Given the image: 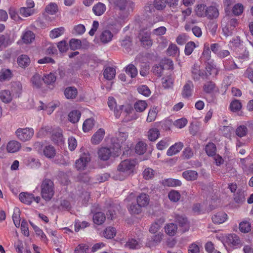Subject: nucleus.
I'll return each instance as SVG.
<instances>
[{
  "instance_id": "nucleus-1",
  "label": "nucleus",
  "mask_w": 253,
  "mask_h": 253,
  "mask_svg": "<svg viewBox=\"0 0 253 253\" xmlns=\"http://www.w3.org/2000/svg\"><path fill=\"white\" fill-rule=\"evenodd\" d=\"M109 2L114 10L119 11V17L123 20L128 17L134 7V3L129 0H110Z\"/></svg>"
},
{
  "instance_id": "nucleus-53",
  "label": "nucleus",
  "mask_w": 253,
  "mask_h": 253,
  "mask_svg": "<svg viewBox=\"0 0 253 253\" xmlns=\"http://www.w3.org/2000/svg\"><path fill=\"white\" fill-rule=\"evenodd\" d=\"M58 6L55 3L50 2L45 7V11L51 15L55 14L58 11Z\"/></svg>"
},
{
  "instance_id": "nucleus-34",
  "label": "nucleus",
  "mask_w": 253,
  "mask_h": 253,
  "mask_svg": "<svg viewBox=\"0 0 253 253\" xmlns=\"http://www.w3.org/2000/svg\"><path fill=\"white\" fill-rule=\"evenodd\" d=\"M43 155L48 158H53L56 154V150L51 145L46 146L43 149Z\"/></svg>"
},
{
  "instance_id": "nucleus-4",
  "label": "nucleus",
  "mask_w": 253,
  "mask_h": 253,
  "mask_svg": "<svg viewBox=\"0 0 253 253\" xmlns=\"http://www.w3.org/2000/svg\"><path fill=\"white\" fill-rule=\"evenodd\" d=\"M41 195L43 199L49 201L54 195L53 182L49 179L43 180L41 185Z\"/></svg>"
},
{
  "instance_id": "nucleus-45",
  "label": "nucleus",
  "mask_w": 253,
  "mask_h": 253,
  "mask_svg": "<svg viewBox=\"0 0 253 253\" xmlns=\"http://www.w3.org/2000/svg\"><path fill=\"white\" fill-rule=\"evenodd\" d=\"M104 236L107 239L114 238L116 234V230L114 227H107L103 232Z\"/></svg>"
},
{
  "instance_id": "nucleus-18",
  "label": "nucleus",
  "mask_w": 253,
  "mask_h": 253,
  "mask_svg": "<svg viewBox=\"0 0 253 253\" xmlns=\"http://www.w3.org/2000/svg\"><path fill=\"white\" fill-rule=\"evenodd\" d=\"M64 94L67 99H73L77 96L78 90L74 86H69L65 89Z\"/></svg>"
},
{
  "instance_id": "nucleus-41",
  "label": "nucleus",
  "mask_w": 253,
  "mask_h": 253,
  "mask_svg": "<svg viewBox=\"0 0 253 253\" xmlns=\"http://www.w3.org/2000/svg\"><path fill=\"white\" fill-rule=\"evenodd\" d=\"M12 76V73L9 69H2L0 73V81H9Z\"/></svg>"
},
{
  "instance_id": "nucleus-40",
  "label": "nucleus",
  "mask_w": 253,
  "mask_h": 253,
  "mask_svg": "<svg viewBox=\"0 0 253 253\" xmlns=\"http://www.w3.org/2000/svg\"><path fill=\"white\" fill-rule=\"evenodd\" d=\"M22 39L24 43H31L35 39V34L31 31H26L23 34Z\"/></svg>"
},
{
  "instance_id": "nucleus-63",
  "label": "nucleus",
  "mask_w": 253,
  "mask_h": 253,
  "mask_svg": "<svg viewBox=\"0 0 253 253\" xmlns=\"http://www.w3.org/2000/svg\"><path fill=\"white\" fill-rule=\"evenodd\" d=\"M81 41L80 40L72 39L70 41V46L72 50H76L80 48Z\"/></svg>"
},
{
  "instance_id": "nucleus-30",
  "label": "nucleus",
  "mask_w": 253,
  "mask_h": 253,
  "mask_svg": "<svg viewBox=\"0 0 253 253\" xmlns=\"http://www.w3.org/2000/svg\"><path fill=\"white\" fill-rule=\"evenodd\" d=\"M21 147V144L16 141H11L7 145V150L9 153H14L18 151Z\"/></svg>"
},
{
  "instance_id": "nucleus-6",
  "label": "nucleus",
  "mask_w": 253,
  "mask_h": 253,
  "mask_svg": "<svg viewBox=\"0 0 253 253\" xmlns=\"http://www.w3.org/2000/svg\"><path fill=\"white\" fill-rule=\"evenodd\" d=\"M90 160V156L88 152L82 154L80 158L76 161L75 167L76 169L78 170H84Z\"/></svg>"
},
{
  "instance_id": "nucleus-36",
  "label": "nucleus",
  "mask_w": 253,
  "mask_h": 253,
  "mask_svg": "<svg viewBox=\"0 0 253 253\" xmlns=\"http://www.w3.org/2000/svg\"><path fill=\"white\" fill-rule=\"evenodd\" d=\"M12 94L8 90H4L0 92V98L4 103L10 102L12 100Z\"/></svg>"
},
{
  "instance_id": "nucleus-57",
  "label": "nucleus",
  "mask_w": 253,
  "mask_h": 253,
  "mask_svg": "<svg viewBox=\"0 0 253 253\" xmlns=\"http://www.w3.org/2000/svg\"><path fill=\"white\" fill-rule=\"evenodd\" d=\"M31 81L33 85L36 88H40L42 84V78L38 74L34 75L31 78Z\"/></svg>"
},
{
  "instance_id": "nucleus-62",
  "label": "nucleus",
  "mask_w": 253,
  "mask_h": 253,
  "mask_svg": "<svg viewBox=\"0 0 253 253\" xmlns=\"http://www.w3.org/2000/svg\"><path fill=\"white\" fill-rule=\"evenodd\" d=\"M248 132V129L245 126H240L236 130V134L238 136L242 137L246 135Z\"/></svg>"
},
{
  "instance_id": "nucleus-31",
  "label": "nucleus",
  "mask_w": 253,
  "mask_h": 253,
  "mask_svg": "<svg viewBox=\"0 0 253 253\" xmlns=\"http://www.w3.org/2000/svg\"><path fill=\"white\" fill-rule=\"evenodd\" d=\"M165 230L168 235L170 236H173L177 232V225L173 223H168L165 226Z\"/></svg>"
},
{
  "instance_id": "nucleus-11",
  "label": "nucleus",
  "mask_w": 253,
  "mask_h": 253,
  "mask_svg": "<svg viewBox=\"0 0 253 253\" xmlns=\"http://www.w3.org/2000/svg\"><path fill=\"white\" fill-rule=\"evenodd\" d=\"M138 37L141 43L145 47H150L152 44V41L151 39V33L145 30H141Z\"/></svg>"
},
{
  "instance_id": "nucleus-24",
  "label": "nucleus",
  "mask_w": 253,
  "mask_h": 253,
  "mask_svg": "<svg viewBox=\"0 0 253 253\" xmlns=\"http://www.w3.org/2000/svg\"><path fill=\"white\" fill-rule=\"evenodd\" d=\"M99 158L103 161L108 160L111 155V150L106 147H102L100 148L98 152Z\"/></svg>"
},
{
  "instance_id": "nucleus-42",
  "label": "nucleus",
  "mask_w": 253,
  "mask_h": 253,
  "mask_svg": "<svg viewBox=\"0 0 253 253\" xmlns=\"http://www.w3.org/2000/svg\"><path fill=\"white\" fill-rule=\"evenodd\" d=\"M239 228L242 233H249L251 231V224L248 221H243L240 223Z\"/></svg>"
},
{
  "instance_id": "nucleus-54",
  "label": "nucleus",
  "mask_w": 253,
  "mask_h": 253,
  "mask_svg": "<svg viewBox=\"0 0 253 253\" xmlns=\"http://www.w3.org/2000/svg\"><path fill=\"white\" fill-rule=\"evenodd\" d=\"M135 152L139 155L143 154L146 151V144L143 142H139L135 146Z\"/></svg>"
},
{
  "instance_id": "nucleus-13",
  "label": "nucleus",
  "mask_w": 253,
  "mask_h": 253,
  "mask_svg": "<svg viewBox=\"0 0 253 253\" xmlns=\"http://www.w3.org/2000/svg\"><path fill=\"white\" fill-rule=\"evenodd\" d=\"M166 1L165 0H155L154 1V6L149 5L146 6L145 10L147 11H149L150 13H152L155 12V9L157 10H162L166 7Z\"/></svg>"
},
{
  "instance_id": "nucleus-14",
  "label": "nucleus",
  "mask_w": 253,
  "mask_h": 253,
  "mask_svg": "<svg viewBox=\"0 0 253 253\" xmlns=\"http://www.w3.org/2000/svg\"><path fill=\"white\" fill-rule=\"evenodd\" d=\"M183 143L181 142H176L171 145L167 150V155L171 156L179 153L183 147Z\"/></svg>"
},
{
  "instance_id": "nucleus-12",
  "label": "nucleus",
  "mask_w": 253,
  "mask_h": 253,
  "mask_svg": "<svg viewBox=\"0 0 253 253\" xmlns=\"http://www.w3.org/2000/svg\"><path fill=\"white\" fill-rule=\"evenodd\" d=\"M194 89V84L193 82L188 80L184 85L181 91V96L184 98H188L192 95Z\"/></svg>"
},
{
  "instance_id": "nucleus-55",
  "label": "nucleus",
  "mask_w": 253,
  "mask_h": 253,
  "mask_svg": "<svg viewBox=\"0 0 253 253\" xmlns=\"http://www.w3.org/2000/svg\"><path fill=\"white\" fill-rule=\"evenodd\" d=\"M169 138H165L161 140L157 144V148L159 150L165 149L169 145Z\"/></svg>"
},
{
  "instance_id": "nucleus-48",
  "label": "nucleus",
  "mask_w": 253,
  "mask_h": 253,
  "mask_svg": "<svg viewBox=\"0 0 253 253\" xmlns=\"http://www.w3.org/2000/svg\"><path fill=\"white\" fill-rule=\"evenodd\" d=\"M12 220L16 227H19L20 225V210L18 208H15L12 215Z\"/></svg>"
},
{
  "instance_id": "nucleus-43",
  "label": "nucleus",
  "mask_w": 253,
  "mask_h": 253,
  "mask_svg": "<svg viewBox=\"0 0 253 253\" xmlns=\"http://www.w3.org/2000/svg\"><path fill=\"white\" fill-rule=\"evenodd\" d=\"M205 151L207 155L209 156L215 155L216 151L215 145L212 142H209L205 147Z\"/></svg>"
},
{
  "instance_id": "nucleus-58",
  "label": "nucleus",
  "mask_w": 253,
  "mask_h": 253,
  "mask_svg": "<svg viewBox=\"0 0 253 253\" xmlns=\"http://www.w3.org/2000/svg\"><path fill=\"white\" fill-rule=\"evenodd\" d=\"M168 196L171 201L176 202L180 199V194L176 191L171 190L169 192Z\"/></svg>"
},
{
  "instance_id": "nucleus-56",
  "label": "nucleus",
  "mask_w": 253,
  "mask_h": 253,
  "mask_svg": "<svg viewBox=\"0 0 253 253\" xmlns=\"http://www.w3.org/2000/svg\"><path fill=\"white\" fill-rule=\"evenodd\" d=\"M215 87V84L213 82L209 81L204 84L203 90L206 93H210L214 90Z\"/></svg>"
},
{
  "instance_id": "nucleus-26",
  "label": "nucleus",
  "mask_w": 253,
  "mask_h": 253,
  "mask_svg": "<svg viewBox=\"0 0 253 253\" xmlns=\"http://www.w3.org/2000/svg\"><path fill=\"white\" fill-rule=\"evenodd\" d=\"M164 222L165 219L164 218H160L158 219L154 223L151 224L149 228L150 232L152 234H155L157 232Z\"/></svg>"
},
{
  "instance_id": "nucleus-3",
  "label": "nucleus",
  "mask_w": 253,
  "mask_h": 253,
  "mask_svg": "<svg viewBox=\"0 0 253 253\" xmlns=\"http://www.w3.org/2000/svg\"><path fill=\"white\" fill-rule=\"evenodd\" d=\"M108 105L111 110H114V113L117 118L120 117L121 113L126 115V117L128 116L126 119V121H130L132 119H136L137 117H133L130 116L131 114L134 113V110L130 106H126L120 105L117 106L115 99L113 97H109L108 100Z\"/></svg>"
},
{
  "instance_id": "nucleus-9",
  "label": "nucleus",
  "mask_w": 253,
  "mask_h": 253,
  "mask_svg": "<svg viewBox=\"0 0 253 253\" xmlns=\"http://www.w3.org/2000/svg\"><path fill=\"white\" fill-rule=\"evenodd\" d=\"M191 77L195 82L200 81L201 79L207 80L205 75L204 70L200 69L199 66L197 64H194L191 68Z\"/></svg>"
},
{
  "instance_id": "nucleus-2",
  "label": "nucleus",
  "mask_w": 253,
  "mask_h": 253,
  "mask_svg": "<svg viewBox=\"0 0 253 253\" xmlns=\"http://www.w3.org/2000/svg\"><path fill=\"white\" fill-rule=\"evenodd\" d=\"M137 164L136 159H128L122 161L117 167L116 178L119 180H123L130 174L134 172Z\"/></svg>"
},
{
  "instance_id": "nucleus-46",
  "label": "nucleus",
  "mask_w": 253,
  "mask_h": 253,
  "mask_svg": "<svg viewBox=\"0 0 253 253\" xmlns=\"http://www.w3.org/2000/svg\"><path fill=\"white\" fill-rule=\"evenodd\" d=\"M126 73L131 78H135L138 73L137 69L133 64H129L126 68Z\"/></svg>"
},
{
  "instance_id": "nucleus-5",
  "label": "nucleus",
  "mask_w": 253,
  "mask_h": 253,
  "mask_svg": "<svg viewBox=\"0 0 253 253\" xmlns=\"http://www.w3.org/2000/svg\"><path fill=\"white\" fill-rule=\"evenodd\" d=\"M205 10V12L202 13H199L197 11L198 14L201 16H206L208 19H213L217 18L219 16V11L218 9L215 6H210L206 7V5H201L198 8V10Z\"/></svg>"
},
{
  "instance_id": "nucleus-39",
  "label": "nucleus",
  "mask_w": 253,
  "mask_h": 253,
  "mask_svg": "<svg viewBox=\"0 0 253 253\" xmlns=\"http://www.w3.org/2000/svg\"><path fill=\"white\" fill-rule=\"evenodd\" d=\"M81 115V114L79 111L73 110L69 114L68 119L71 122L76 123L79 121Z\"/></svg>"
},
{
  "instance_id": "nucleus-49",
  "label": "nucleus",
  "mask_w": 253,
  "mask_h": 253,
  "mask_svg": "<svg viewBox=\"0 0 253 253\" xmlns=\"http://www.w3.org/2000/svg\"><path fill=\"white\" fill-rule=\"evenodd\" d=\"M142 207L138 203H132L128 208V211L131 214H138L141 211Z\"/></svg>"
},
{
  "instance_id": "nucleus-27",
  "label": "nucleus",
  "mask_w": 253,
  "mask_h": 253,
  "mask_svg": "<svg viewBox=\"0 0 253 253\" xmlns=\"http://www.w3.org/2000/svg\"><path fill=\"white\" fill-rule=\"evenodd\" d=\"M116 75V69L111 67H107L104 70L103 76L106 80L110 81L113 79Z\"/></svg>"
},
{
  "instance_id": "nucleus-8",
  "label": "nucleus",
  "mask_w": 253,
  "mask_h": 253,
  "mask_svg": "<svg viewBox=\"0 0 253 253\" xmlns=\"http://www.w3.org/2000/svg\"><path fill=\"white\" fill-rule=\"evenodd\" d=\"M175 220L182 232H185L189 230L190 228L189 222L184 215L176 214L175 216Z\"/></svg>"
},
{
  "instance_id": "nucleus-19",
  "label": "nucleus",
  "mask_w": 253,
  "mask_h": 253,
  "mask_svg": "<svg viewBox=\"0 0 253 253\" xmlns=\"http://www.w3.org/2000/svg\"><path fill=\"white\" fill-rule=\"evenodd\" d=\"M105 134V130L99 128L92 136L91 141L94 144H98L103 139Z\"/></svg>"
},
{
  "instance_id": "nucleus-33",
  "label": "nucleus",
  "mask_w": 253,
  "mask_h": 253,
  "mask_svg": "<svg viewBox=\"0 0 253 253\" xmlns=\"http://www.w3.org/2000/svg\"><path fill=\"white\" fill-rule=\"evenodd\" d=\"M223 66L226 70L230 71L238 68V67L235 63L232 58H229L228 59L223 61Z\"/></svg>"
},
{
  "instance_id": "nucleus-51",
  "label": "nucleus",
  "mask_w": 253,
  "mask_h": 253,
  "mask_svg": "<svg viewBox=\"0 0 253 253\" xmlns=\"http://www.w3.org/2000/svg\"><path fill=\"white\" fill-rule=\"evenodd\" d=\"M196 46L194 42H188L185 46L184 53L186 55L189 56L192 54L194 49L196 48Z\"/></svg>"
},
{
  "instance_id": "nucleus-60",
  "label": "nucleus",
  "mask_w": 253,
  "mask_h": 253,
  "mask_svg": "<svg viewBox=\"0 0 253 253\" xmlns=\"http://www.w3.org/2000/svg\"><path fill=\"white\" fill-rule=\"evenodd\" d=\"M230 108L233 112L238 111L242 108L241 103L238 100H235L230 103Z\"/></svg>"
},
{
  "instance_id": "nucleus-25",
  "label": "nucleus",
  "mask_w": 253,
  "mask_h": 253,
  "mask_svg": "<svg viewBox=\"0 0 253 253\" xmlns=\"http://www.w3.org/2000/svg\"><path fill=\"white\" fill-rule=\"evenodd\" d=\"M202 58L204 62L212 60L211 59V51L210 48V45L207 42L204 43Z\"/></svg>"
},
{
  "instance_id": "nucleus-50",
  "label": "nucleus",
  "mask_w": 253,
  "mask_h": 253,
  "mask_svg": "<svg viewBox=\"0 0 253 253\" xmlns=\"http://www.w3.org/2000/svg\"><path fill=\"white\" fill-rule=\"evenodd\" d=\"M42 79L44 83L52 84L56 81V77L54 73H50L49 74L44 75Z\"/></svg>"
},
{
  "instance_id": "nucleus-7",
  "label": "nucleus",
  "mask_w": 253,
  "mask_h": 253,
  "mask_svg": "<svg viewBox=\"0 0 253 253\" xmlns=\"http://www.w3.org/2000/svg\"><path fill=\"white\" fill-rule=\"evenodd\" d=\"M15 133L17 137L24 142L30 140L32 137L34 131L32 128H18Z\"/></svg>"
},
{
  "instance_id": "nucleus-16",
  "label": "nucleus",
  "mask_w": 253,
  "mask_h": 253,
  "mask_svg": "<svg viewBox=\"0 0 253 253\" xmlns=\"http://www.w3.org/2000/svg\"><path fill=\"white\" fill-rule=\"evenodd\" d=\"M227 242L233 246H241V240L239 237L234 233L229 234L226 237Z\"/></svg>"
},
{
  "instance_id": "nucleus-44",
  "label": "nucleus",
  "mask_w": 253,
  "mask_h": 253,
  "mask_svg": "<svg viewBox=\"0 0 253 253\" xmlns=\"http://www.w3.org/2000/svg\"><path fill=\"white\" fill-rule=\"evenodd\" d=\"M167 54L169 56H175L179 53V48L174 43H170L167 50Z\"/></svg>"
},
{
  "instance_id": "nucleus-59",
  "label": "nucleus",
  "mask_w": 253,
  "mask_h": 253,
  "mask_svg": "<svg viewBox=\"0 0 253 253\" xmlns=\"http://www.w3.org/2000/svg\"><path fill=\"white\" fill-rule=\"evenodd\" d=\"M244 10L243 5L241 3H237L234 5L232 8V12L235 15H241Z\"/></svg>"
},
{
  "instance_id": "nucleus-61",
  "label": "nucleus",
  "mask_w": 253,
  "mask_h": 253,
  "mask_svg": "<svg viewBox=\"0 0 253 253\" xmlns=\"http://www.w3.org/2000/svg\"><path fill=\"white\" fill-rule=\"evenodd\" d=\"M137 90L140 94L145 96H149L151 93L150 90L148 87L145 85L139 86L137 88Z\"/></svg>"
},
{
  "instance_id": "nucleus-37",
  "label": "nucleus",
  "mask_w": 253,
  "mask_h": 253,
  "mask_svg": "<svg viewBox=\"0 0 253 253\" xmlns=\"http://www.w3.org/2000/svg\"><path fill=\"white\" fill-rule=\"evenodd\" d=\"M234 199L236 203L243 204L245 201L244 191L241 189H238L234 195Z\"/></svg>"
},
{
  "instance_id": "nucleus-52",
  "label": "nucleus",
  "mask_w": 253,
  "mask_h": 253,
  "mask_svg": "<svg viewBox=\"0 0 253 253\" xmlns=\"http://www.w3.org/2000/svg\"><path fill=\"white\" fill-rule=\"evenodd\" d=\"M147 107V104L145 101L139 100L137 101L134 105L136 111L142 112L144 111Z\"/></svg>"
},
{
  "instance_id": "nucleus-64",
  "label": "nucleus",
  "mask_w": 253,
  "mask_h": 253,
  "mask_svg": "<svg viewBox=\"0 0 253 253\" xmlns=\"http://www.w3.org/2000/svg\"><path fill=\"white\" fill-rule=\"evenodd\" d=\"M187 124V120L184 118L177 119L174 122V125L177 128H182Z\"/></svg>"
},
{
  "instance_id": "nucleus-20",
  "label": "nucleus",
  "mask_w": 253,
  "mask_h": 253,
  "mask_svg": "<svg viewBox=\"0 0 253 253\" xmlns=\"http://www.w3.org/2000/svg\"><path fill=\"white\" fill-rule=\"evenodd\" d=\"M149 195L144 193L140 194L136 198L137 203L142 208L147 206L149 203Z\"/></svg>"
},
{
  "instance_id": "nucleus-22",
  "label": "nucleus",
  "mask_w": 253,
  "mask_h": 253,
  "mask_svg": "<svg viewBox=\"0 0 253 253\" xmlns=\"http://www.w3.org/2000/svg\"><path fill=\"white\" fill-rule=\"evenodd\" d=\"M182 176L187 181H194L198 177V173L195 170H186L182 172Z\"/></svg>"
},
{
  "instance_id": "nucleus-38",
  "label": "nucleus",
  "mask_w": 253,
  "mask_h": 253,
  "mask_svg": "<svg viewBox=\"0 0 253 253\" xmlns=\"http://www.w3.org/2000/svg\"><path fill=\"white\" fill-rule=\"evenodd\" d=\"M65 32V29L63 27L54 28L49 33V37L51 39H55L62 36Z\"/></svg>"
},
{
  "instance_id": "nucleus-35",
  "label": "nucleus",
  "mask_w": 253,
  "mask_h": 253,
  "mask_svg": "<svg viewBox=\"0 0 253 253\" xmlns=\"http://www.w3.org/2000/svg\"><path fill=\"white\" fill-rule=\"evenodd\" d=\"M160 135V131L157 128H152L148 131V138L151 141H156Z\"/></svg>"
},
{
  "instance_id": "nucleus-15",
  "label": "nucleus",
  "mask_w": 253,
  "mask_h": 253,
  "mask_svg": "<svg viewBox=\"0 0 253 253\" xmlns=\"http://www.w3.org/2000/svg\"><path fill=\"white\" fill-rule=\"evenodd\" d=\"M22 84L19 82H14L11 83V91L14 97H18L22 92Z\"/></svg>"
},
{
  "instance_id": "nucleus-17",
  "label": "nucleus",
  "mask_w": 253,
  "mask_h": 253,
  "mask_svg": "<svg viewBox=\"0 0 253 253\" xmlns=\"http://www.w3.org/2000/svg\"><path fill=\"white\" fill-rule=\"evenodd\" d=\"M19 199L22 203L31 205L34 200V195L28 192H22L19 195Z\"/></svg>"
},
{
  "instance_id": "nucleus-32",
  "label": "nucleus",
  "mask_w": 253,
  "mask_h": 253,
  "mask_svg": "<svg viewBox=\"0 0 253 253\" xmlns=\"http://www.w3.org/2000/svg\"><path fill=\"white\" fill-rule=\"evenodd\" d=\"M106 219V216L102 212H97L93 216V221L97 225H101L104 223Z\"/></svg>"
},
{
  "instance_id": "nucleus-10",
  "label": "nucleus",
  "mask_w": 253,
  "mask_h": 253,
  "mask_svg": "<svg viewBox=\"0 0 253 253\" xmlns=\"http://www.w3.org/2000/svg\"><path fill=\"white\" fill-rule=\"evenodd\" d=\"M205 70H204V74L207 80L209 79V77L212 74H215L216 75L218 74V71L216 68V65L214 64L213 60L205 62Z\"/></svg>"
},
{
  "instance_id": "nucleus-47",
  "label": "nucleus",
  "mask_w": 253,
  "mask_h": 253,
  "mask_svg": "<svg viewBox=\"0 0 253 253\" xmlns=\"http://www.w3.org/2000/svg\"><path fill=\"white\" fill-rule=\"evenodd\" d=\"M94 120L92 119H86L83 125V129L84 132H88L94 126Z\"/></svg>"
},
{
  "instance_id": "nucleus-29",
  "label": "nucleus",
  "mask_w": 253,
  "mask_h": 253,
  "mask_svg": "<svg viewBox=\"0 0 253 253\" xmlns=\"http://www.w3.org/2000/svg\"><path fill=\"white\" fill-rule=\"evenodd\" d=\"M17 62L20 67L25 68L29 66L30 59L27 55L23 54L17 58Z\"/></svg>"
},
{
  "instance_id": "nucleus-23",
  "label": "nucleus",
  "mask_w": 253,
  "mask_h": 253,
  "mask_svg": "<svg viewBox=\"0 0 253 253\" xmlns=\"http://www.w3.org/2000/svg\"><path fill=\"white\" fill-rule=\"evenodd\" d=\"M113 36V34L110 31L105 30L103 31L101 33L100 35V40L101 42L106 44L112 41Z\"/></svg>"
},
{
  "instance_id": "nucleus-28",
  "label": "nucleus",
  "mask_w": 253,
  "mask_h": 253,
  "mask_svg": "<svg viewBox=\"0 0 253 253\" xmlns=\"http://www.w3.org/2000/svg\"><path fill=\"white\" fill-rule=\"evenodd\" d=\"M106 10V5L102 2H98L95 4L92 8V10L94 13L97 16H100L102 15Z\"/></svg>"
},
{
  "instance_id": "nucleus-21",
  "label": "nucleus",
  "mask_w": 253,
  "mask_h": 253,
  "mask_svg": "<svg viewBox=\"0 0 253 253\" xmlns=\"http://www.w3.org/2000/svg\"><path fill=\"white\" fill-rule=\"evenodd\" d=\"M227 219V215L224 212H219L212 216V221L216 224H221Z\"/></svg>"
}]
</instances>
